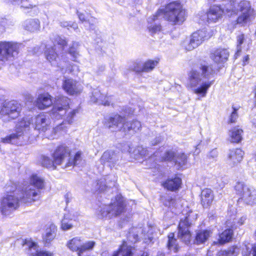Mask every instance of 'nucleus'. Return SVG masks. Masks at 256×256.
Segmentation results:
<instances>
[{"label": "nucleus", "instance_id": "1", "mask_svg": "<svg viewBox=\"0 0 256 256\" xmlns=\"http://www.w3.org/2000/svg\"><path fill=\"white\" fill-rule=\"evenodd\" d=\"M30 184L25 186L20 194L16 190L15 184L10 182L6 186V192L8 194L1 201L0 208L2 214L8 215L12 211L16 209L19 206L20 200L24 203L32 202L38 200L40 191L34 188H42L44 180L37 175H33L30 178Z\"/></svg>", "mask_w": 256, "mask_h": 256}, {"label": "nucleus", "instance_id": "2", "mask_svg": "<svg viewBox=\"0 0 256 256\" xmlns=\"http://www.w3.org/2000/svg\"><path fill=\"white\" fill-rule=\"evenodd\" d=\"M32 124L34 130L44 132L47 130L50 124L49 116L44 114H40L36 116L34 120L30 118H23L16 124L15 132L9 136L2 138L4 143L17 144L18 140L22 142H28L31 138L32 139L34 136L31 137L28 135V132L30 130V126Z\"/></svg>", "mask_w": 256, "mask_h": 256}, {"label": "nucleus", "instance_id": "3", "mask_svg": "<svg viewBox=\"0 0 256 256\" xmlns=\"http://www.w3.org/2000/svg\"><path fill=\"white\" fill-rule=\"evenodd\" d=\"M213 72L212 67L206 65H201L198 69L190 72L188 85L194 94L202 98L206 96L208 88L214 83L213 80H210Z\"/></svg>", "mask_w": 256, "mask_h": 256}, {"label": "nucleus", "instance_id": "4", "mask_svg": "<svg viewBox=\"0 0 256 256\" xmlns=\"http://www.w3.org/2000/svg\"><path fill=\"white\" fill-rule=\"evenodd\" d=\"M160 16H163L164 18L172 25L182 24L186 18V10L182 4L174 1L166 4L164 8L159 9L154 16V20Z\"/></svg>", "mask_w": 256, "mask_h": 256}, {"label": "nucleus", "instance_id": "5", "mask_svg": "<svg viewBox=\"0 0 256 256\" xmlns=\"http://www.w3.org/2000/svg\"><path fill=\"white\" fill-rule=\"evenodd\" d=\"M70 102V99L66 96H57L52 110V116L58 120L63 118L68 124L72 122L73 118L78 112V110L69 108Z\"/></svg>", "mask_w": 256, "mask_h": 256}, {"label": "nucleus", "instance_id": "6", "mask_svg": "<svg viewBox=\"0 0 256 256\" xmlns=\"http://www.w3.org/2000/svg\"><path fill=\"white\" fill-rule=\"evenodd\" d=\"M124 200L120 196H117L109 205H102L98 210V214L100 218H111L122 214L125 208Z\"/></svg>", "mask_w": 256, "mask_h": 256}, {"label": "nucleus", "instance_id": "7", "mask_svg": "<svg viewBox=\"0 0 256 256\" xmlns=\"http://www.w3.org/2000/svg\"><path fill=\"white\" fill-rule=\"evenodd\" d=\"M214 34V32L210 29L204 28L194 32L190 39L184 43V46L186 50H192L200 45L202 42L210 38Z\"/></svg>", "mask_w": 256, "mask_h": 256}, {"label": "nucleus", "instance_id": "8", "mask_svg": "<svg viewBox=\"0 0 256 256\" xmlns=\"http://www.w3.org/2000/svg\"><path fill=\"white\" fill-rule=\"evenodd\" d=\"M21 110L20 104L15 100L4 102L0 109V118L4 122L17 118Z\"/></svg>", "mask_w": 256, "mask_h": 256}, {"label": "nucleus", "instance_id": "9", "mask_svg": "<svg viewBox=\"0 0 256 256\" xmlns=\"http://www.w3.org/2000/svg\"><path fill=\"white\" fill-rule=\"evenodd\" d=\"M235 190L241 197L238 201H243L247 204L252 205L256 204V190L250 188L242 182H238L235 186Z\"/></svg>", "mask_w": 256, "mask_h": 256}, {"label": "nucleus", "instance_id": "10", "mask_svg": "<svg viewBox=\"0 0 256 256\" xmlns=\"http://www.w3.org/2000/svg\"><path fill=\"white\" fill-rule=\"evenodd\" d=\"M236 6L237 10L242 13L237 18V24L243 26L248 22L253 10L251 8L250 2L246 0H236L233 2L234 8H236Z\"/></svg>", "mask_w": 256, "mask_h": 256}, {"label": "nucleus", "instance_id": "11", "mask_svg": "<svg viewBox=\"0 0 256 256\" xmlns=\"http://www.w3.org/2000/svg\"><path fill=\"white\" fill-rule=\"evenodd\" d=\"M22 46V44L12 42H0V60L6 61L10 58L14 56Z\"/></svg>", "mask_w": 256, "mask_h": 256}, {"label": "nucleus", "instance_id": "12", "mask_svg": "<svg viewBox=\"0 0 256 256\" xmlns=\"http://www.w3.org/2000/svg\"><path fill=\"white\" fill-rule=\"evenodd\" d=\"M70 148L64 146H58L53 154V158L56 164L62 165L64 168L72 166V162H70Z\"/></svg>", "mask_w": 256, "mask_h": 256}, {"label": "nucleus", "instance_id": "13", "mask_svg": "<svg viewBox=\"0 0 256 256\" xmlns=\"http://www.w3.org/2000/svg\"><path fill=\"white\" fill-rule=\"evenodd\" d=\"M116 178L114 174L105 176L96 180L94 190L99 192H105L116 186Z\"/></svg>", "mask_w": 256, "mask_h": 256}, {"label": "nucleus", "instance_id": "14", "mask_svg": "<svg viewBox=\"0 0 256 256\" xmlns=\"http://www.w3.org/2000/svg\"><path fill=\"white\" fill-rule=\"evenodd\" d=\"M126 119L119 114H115L106 120L104 126L112 132L123 130Z\"/></svg>", "mask_w": 256, "mask_h": 256}, {"label": "nucleus", "instance_id": "15", "mask_svg": "<svg viewBox=\"0 0 256 256\" xmlns=\"http://www.w3.org/2000/svg\"><path fill=\"white\" fill-rule=\"evenodd\" d=\"M191 224L190 216L185 217L184 220H181L179 224L178 237L186 244L189 243L191 240V234L188 229Z\"/></svg>", "mask_w": 256, "mask_h": 256}, {"label": "nucleus", "instance_id": "16", "mask_svg": "<svg viewBox=\"0 0 256 256\" xmlns=\"http://www.w3.org/2000/svg\"><path fill=\"white\" fill-rule=\"evenodd\" d=\"M244 152L240 148L230 149L227 152L226 163L231 167L239 164L242 160Z\"/></svg>", "mask_w": 256, "mask_h": 256}, {"label": "nucleus", "instance_id": "17", "mask_svg": "<svg viewBox=\"0 0 256 256\" xmlns=\"http://www.w3.org/2000/svg\"><path fill=\"white\" fill-rule=\"evenodd\" d=\"M111 96H106L102 94L98 88H94L90 96V102L94 103H98L104 106H110L112 102Z\"/></svg>", "mask_w": 256, "mask_h": 256}, {"label": "nucleus", "instance_id": "18", "mask_svg": "<svg viewBox=\"0 0 256 256\" xmlns=\"http://www.w3.org/2000/svg\"><path fill=\"white\" fill-rule=\"evenodd\" d=\"M62 86L64 90L70 95L79 94L82 90V86L76 80L71 78L65 80L63 82Z\"/></svg>", "mask_w": 256, "mask_h": 256}, {"label": "nucleus", "instance_id": "19", "mask_svg": "<svg viewBox=\"0 0 256 256\" xmlns=\"http://www.w3.org/2000/svg\"><path fill=\"white\" fill-rule=\"evenodd\" d=\"M228 56L229 52L226 49L219 48L214 50L210 57L214 62L223 64L227 61Z\"/></svg>", "mask_w": 256, "mask_h": 256}, {"label": "nucleus", "instance_id": "20", "mask_svg": "<svg viewBox=\"0 0 256 256\" xmlns=\"http://www.w3.org/2000/svg\"><path fill=\"white\" fill-rule=\"evenodd\" d=\"M224 13L223 10L218 6H214L210 8L207 13L208 20V22H216L220 18Z\"/></svg>", "mask_w": 256, "mask_h": 256}, {"label": "nucleus", "instance_id": "21", "mask_svg": "<svg viewBox=\"0 0 256 256\" xmlns=\"http://www.w3.org/2000/svg\"><path fill=\"white\" fill-rule=\"evenodd\" d=\"M52 104L51 96L48 93L40 94L36 102V106L40 110L49 107Z\"/></svg>", "mask_w": 256, "mask_h": 256}, {"label": "nucleus", "instance_id": "22", "mask_svg": "<svg viewBox=\"0 0 256 256\" xmlns=\"http://www.w3.org/2000/svg\"><path fill=\"white\" fill-rule=\"evenodd\" d=\"M141 127L142 125L140 122L136 120L128 122H125L123 132L130 133V134H134L140 130Z\"/></svg>", "mask_w": 256, "mask_h": 256}, {"label": "nucleus", "instance_id": "23", "mask_svg": "<svg viewBox=\"0 0 256 256\" xmlns=\"http://www.w3.org/2000/svg\"><path fill=\"white\" fill-rule=\"evenodd\" d=\"M214 200V194L210 188H205L201 192V202L204 207H208L211 204Z\"/></svg>", "mask_w": 256, "mask_h": 256}, {"label": "nucleus", "instance_id": "24", "mask_svg": "<svg viewBox=\"0 0 256 256\" xmlns=\"http://www.w3.org/2000/svg\"><path fill=\"white\" fill-rule=\"evenodd\" d=\"M212 232L209 230H199L196 232L194 243L200 244L204 243L210 237Z\"/></svg>", "mask_w": 256, "mask_h": 256}, {"label": "nucleus", "instance_id": "25", "mask_svg": "<svg viewBox=\"0 0 256 256\" xmlns=\"http://www.w3.org/2000/svg\"><path fill=\"white\" fill-rule=\"evenodd\" d=\"M243 130L238 127H234L229 131L230 140L232 142L238 143L242 140Z\"/></svg>", "mask_w": 256, "mask_h": 256}, {"label": "nucleus", "instance_id": "26", "mask_svg": "<svg viewBox=\"0 0 256 256\" xmlns=\"http://www.w3.org/2000/svg\"><path fill=\"white\" fill-rule=\"evenodd\" d=\"M24 26L26 30L30 32H36L40 28V22L38 19L28 20L25 21Z\"/></svg>", "mask_w": 256, "mask_h": 256}, {"label": "nucleus", "instance_id": "27", "mask_svg": "<svg viewBox=\"0 0 256 256\" xmlns=\"http://www.w3.org/2000/svg\"><path fill=\"white\" fill-rule=\"evenodd\" d=\"M181 182L182 180L180 178L175 177L174 178L168 180L164 184V186L168 190L174 191L179 188Z\"/></svg>", "mask_w": 256, "mask_h": 256}, {"label": "nucleus", "instance_id": "28", "mask_svg": "<svg viewBox=\"0 0 256 256\" xmlns=\"http://www.w3.org/2000/svg\"><path fill=\"white\" fill-rule=\"evenodd\" d=\"M118 160V158L113 152H105L100 158V162L102 164L110 162L114 164Z\"/></svg>", "mask_w": 256, "mask_h": 256}, {"label": "nucleus", "instance_id": "29", "mask_svg": "<svg viewBox=\"0 0 256 256\" xmlns=\"http://www.w3.org/2000/svg\"><path fill=\"white\" fill-rule=\"evenodd\" d=\"M56 227L54 224H50V227L46 230V234L43 236V240L46 243L50 242L55 238L56 235Z\"/></svg>", "mask_w": 256, "mask_h": 256}, {"label": "nucleus", "instance_id": "30", "mask_svg": "<svg viewBox=\"0 0 256 256\" xmlns=\"http://www.w3.org/2000/svg\"><path fill=\"white\" fill-rule=\"evenodd\" d=\"M132 248L130 246H128L126 242H124L121 246L119 250L115 252L112 256H132Z\"/></svg>", "mask_w": 256, "mask_h": 256}, {"label": "nucleus", "instance_id": "31", "mask_svg": "<svg viewBox=\"0 0 256 256\" xmlns=\"http://www.w3.org/2000/svg\"><path fill=\"white\" fill-rule=\"evenodd\" d=\"M42 166L48 169L54 170L56 169V166L54 160H52L49 157L45 156H42L40 160Z\"/></svg>", "mask_w": 256, "mask_h": 256}, {"label": "nucleus", "instance_id": "32", "mask_svg": "<svg viewBox=\"0 0 256 256\" xmlns=\"http://www.w3.org/2000/svg\"><path fill=\"white\" fill-rule=\"evenodd\" d=\"M82 244V240L78 237H76L69 240L67 243L68 248L72 251H76L79 254V251Z\"/></svg>", "mask_w": 256, "mask_h": 256}, {"label": "nucleus", "instance_id": "33", "mask_svg": "<svg viewBox=\"0 0 256 256\" xmlns=\"http://www.w3.org/2000/svg\"><path fill=\"white\" fill-rule=\"evenodd\" d=\"M46 59L50 62H54L58 58V54L55 52L54 46L46 45L44 52Z\"/></svg>", "mask_w": 256, "mask_h": 256}, {"label": "nucleus", "instance_id": "34", "mask_svg": "<svg viewBox=\"0 0 256 256\" xmlns=\"http://www.w3.org/2000/svg\"><path fill=\"white\" fill-rule=\"evenodd\" d=\"M240 250L238 246H232L226 250H220L218 256H237L239 254Z\"/></svg>", "mask_w": 256, "mask_h": 256}, {"label": "nucleus", "instance_id": "35", "mask_svg": "<svg viewBox=\"0 0 256 256\" xmlns=\"http://www.w3.org/2000/svg\"><path fill=\"white\" fill-rule=\"evenodd\" d=\"M234 229L227 228L224 230L219 236V242L221 244L228 242L232 238Z\"/></svg>", "mask_w": 256, "mask_h": 256}, {"label": "nucleus", "instance_id": "36", "mask_svg": "<svg viewBox=\"0 0 256 256\" xmlns=\"http://www.w3.org/2000/svg\"><path fill=\"white\" fill-rule=\"evenodd\" d=\"M174 162L176 165L177 166L178 168H182L186 164V156L184 153H178L176 154V158Z\"/></svg>", "mask_w": 256, "mask_h": 256}, {"label": "nucleus", "instance_id": "37", "mask_svg": "<svg viewBox=\"0 0 256 256\" xmlns=\"http://www.w3.org/2000/svg\"><path fill=\"white\" fill-rule=\"evenodd\" d=\"M167 246L170 250L176 252L178 250L177 240L174 238V234L170 233L168 236V242Z\"/></svg>", "mask_w": 256, "mask_h": 256}, {"label": "nucleus", "instance_id": "38", "mask_svg": "<svg viewBox=\"0 0 256 256\" xmlns=\"http://www.w3.org/2000/svg\"><path fill=\"white\" fill-rule=\"evenodd\" d=\"M236 219V224H231V220H228L226 222V224L227 226H228L230 228H231L232 229H236L240 227V226H242L244 224L246 219V216H242Z\"/></svg>", "mask_w": 256, "mask_h": 256}, {"label": "nucleus", "instance_id": "39", "mask_svg": "<svg viewBox=\"0 0 256 256\" xmlns=\"http://www.w3.org/2000/svg\"><path fill=\"white\" fill-rule=\"evenodd\" d=\"M8 2H16L20 3L21 7L24 8H32L36 6V4L30 2V0H5Z\"/></svg>", "mask_w": 256, "mask_h": 256}, {"label": "nucleus", "instance_id": "40", "mask_svg": "<svg viewBox=\"0 0 256 256\" xmlns=\"http://www.w3.org/2000/svg\"><path fill=\"white\" fill-rule=\"evenodd\" d=\"M95 245V242L94 241H88L84 244L82 242L81 246L79 251L78 256H80L82 254L87 250H92Z\"/></svg>", "mask_w": 256, "mask_h": 256}, {"label": "nucleus", "instance_id": "41", "mask_svg": "<svg viewBox=\"0 0 256 256\" xmlns=\"http://www.w3.org/2000/svg\"><path fill=\"white\" fill-rule=\"evenodd\" d=\"M73 226L72 220L69 219L68 216L65 215L62 220L61 228L64 230H67L72 228Z\"/></svg>", "mask_w": 256, "mask_h": 256}, {"label": "nucleus", "instance_id": "42", "mask_svg": "<svg viewBox=\"0 0 256 256\" xmlns=\"http://www.w3.org/2000/svg\"><path fill=\"white\" fill-rule=\"evenodd\" d=\"M158 61L153 60H148L143 64V72H148L150 70H152L155 66L158 64Z\"/></svg>", "mask_w": 256, "mask_h": 256}, {"label": "nucleus", "instance_id": "43", "mask_svg": "<svg viewBox=\"0 0 256 256\" xmlns=\"http://www.w3.org/2000/svg\"><path fill=\"white\" fill-rule=\"evenodd\" d=\"M26 244L29 248L30 255L37 256L40 250L37 244L32 242H28Z\"/></svg>", "mask_w": 256, "mask_h": 256}, {"label": "nucleus", "instance_id": "44", "mask_svg": "<svg viewBox=\"0 0 256 256\" xmlns=\"http://www.w3.org/2000/svg\"><path fill=\"white\" fill-rule=\"evenodd\" d=\"M78 45V42H74L68 50V53L72 57V60L74 61H77L76 59L79 56L78 52L76 50Z\"/></svg>", "mask_w": 256, "mask_h": 256}, {"label": "nucleus", "instance_id": "45", "mask_svg": "<svg viewBox=\"0 0 256 256\" xmlns=\"http://www.w3.org/2000/svg\"><path fill=\"white\" fill-rule=\"evenodd\" d=\"M176 154L173 152L168 151L166 152L161 158V160L172 161L174 160Z\"/></svg>", "mask_w": 256, "mask_h": 256}, {"label": "nucleus", "instance_id": "46", "mask_svg": "<svg viewBox=\"0 0 256 256\" xmlns=\"http://www.w3.org/2000/svg\"><path fill=\"white\" fill-rule=\"evenodd\" d=\"M52 41L54 44H56L60 46L62 48L67 46L68 42L66 40L58 36H56L54 39L52 40Z\"/></svg>", "mask_w": 256, "mask_h": 256}, {"label": "nucleus", "instance_id": "47", "mask_svg": "<svg viewBox=\"0 0 256 256\" xmlns=\"http://www.w3.org/2000/svg\"><path fill=\"white\" fill-rule=\"evenodd\" d=\"M244 34H241L238 35L237 36V48H236V55L238 56L240 53L242 51L241 44L244 43Z\"/></svg>", "mask_w": 256, "mask_h": 256}, {"label": "nucleus", "instance_id": "48", "mask_svg": "<svg viewBox=\"0 0 256 256\" xmlns=\"http://www.w3.org/2000/svg\"><path fill=\"white\" fill-rule=\"evenodd\" d=\"M130 70L137 72H143V64L140 62H134L130 66Z\"/></svg>", "mask_w": 256, "mask_h": 256}, {"label": "nucleus", "instance_id": "49", "mask_svg": "<svg viewBox=\"0 0 256 256\" xmlns=\"http://www.w3.org/2000/svg\"><path fill=\"white\" fill-rule=\"evenodd\" d=\"M232 109L233 110L229 117L228 121V124L236 122L237 118H238V114L237 112L238 108H236L232 107Z\"/></svg>", "mask_w": 256, "mask_h": 256}, {"label": "nucleus", "instance_id": "50", "mask_svg": "<svg viewBox=\"0 0 256 256\" xmlns=\"http://www.w3.org/2000/svg\"><path fill=\"white\" fill-rule=\"evenodd\" d=\"M81 154L82 153L80 152H78L76 153L74 158H72L70 156V162H72V166H74L79 164V162L81 160Z\"/></svg>", "mask_w": 256, "mask_h": 256}, {"label": "nucleus", "instance_id": "51", "mask_svg": "<svg viewBox=\"0 0 256 256\" xmlns=\"http://www.w3.org/2000/svg\"><path fill=\"white\" fill-rule=\"evenodd\" d=\"M149 31L152 34H154L162 30L161 26L160 24H151L148 28Z\"/></svg>", "mask_w": 256, "mask_h": 256}, {"label": "nucleus", "instance_id": "52", "mask_svg": "<svg viewBox=\"0 0 256 256\" xmlns=\"http://www.w3.org/2000/svg\"><path fill=\"white\" fill-rule=\"evenodd\" d=\"M138 150L140 154L143 156H149L148 150L147 148L140 147L139 148Z\"/></svg>", "mask_w": 256, "mask_h": 256}, {"label": "nucleus", "instance_id": "53", "mask_svg": "<svg viewBox=\"0 0 256 256\" xmlns=\"http://www.w3.org/2000/svg\"><path fill=\"white\" fill-rule=\"evenodd\" d=\"M53 254L50 252L40 250L37 256H52Z\"/></svg>", "mask_w": 256, "mask_h": 256}, {"label": "nucleus", "instance_id": "54", "mask_svg": "<svg viewBox=\"0 0 256 256\" xmlns=\"http://www.w3.org/2000/svg\"><path fill=\"white\" fill-rule=\"evenodd\" d=\"M162 140L160 136H156L155 138L150 141V144L152 146H155L159 144Z\"/></svg>", "mask_w": 256, "mask_h": 256}, {"label": "nucleus", "instance_id": "55", "mask_svg": "<svg viewBox=\"0 0 256 256\" xmlns=\"http://www.w3.org/2000/svg\"><path fill=\"white\" fill-rule=\"evenodd\" d=\"M218 152L217 150L216 149H214L209 152L208 156L210 158L214 159L218 156Z\"/></svg>", "mask_w": 256, "mask_h": 256}, {"label": "nucleus", "instance_id": "56", "mask_svg": "<svg viewBox=\"0 0 256 256\" xmlns=\"http://www.w3.org/2000/svg\"><path fill=\"white\" fill-rule=\"evenodd\" d=\"M60 25L61 26L64 28H68L70 27V22H60Z\"/></svg>", "mask_w": 256, "mask_h": 256}, {"label": "nucleus", "instance_id": "57", "mask_svg": "<svg viewBox=\"0 0 256 256\" xmlns=\"http://www.w3.org/2000/svg\"><path fill=\"white\" fill-rule=\"evenodd\" d=\"M77 14L78 15V18L82 22H84L86 20L85 18V16L84 14L82 13H80L78 11L77 12Z\"/></svg>", "mask_w": 256, "mask_h": 256}, {"label": "nucleus", "instance_id": "58", "mask_svg": "<svg viewBox=\"0 0 256 256\" xmlns=\"http://www.w3.org/2000/svg\"><path fill=\"white\" fill-rule=\"evenodd\" d=\"M70 27L72 28L74 30H76L78 28V24L74 22H70Z\"/></svg>", "mask_w": 256, "mask_h": 256}, {"label": "nucleus", "instance_id": "59", "mask_svg": "<svg viewBox=\"0 0 256 256\" xmlns=\"http://www.w3.org/2000/svg\"><path fill=\"white\" fill-rule=\"evenodd\" d=\"M252 256H256V244H254L252 248Z\"/></svg>", "mask_w": 256, "mask_h": 256}, {"label": "nucleus", "instance_id": "60", "mask_svg": "<svg viewBox=\"0 0 256 256\" xmlns=\"http://www.w3.org/2000/svg\"><path fill=\"white\" fill-rule=\"evenodd\" d=\"M134 240H132V242H136L138 240V236L137 234L134 235Z\"/></svg>", "mask_w": 256, "mask_h": 256}, {"label": "nucleus", "instance_id": "61", "mask_svg": "<svg viewBox=\"0 0 256 256\" xmlns=\"http://www.w3.org/2000/svg\"><path fill=\"white\" fill-rule=\"evenodd\" d=\"M236 224V219L234 218L233 219H232V220H231V224Z\"/></svg>", "mask_w": 256, "mask_h": 256}, {"label": "nucleus", "instance_id": "62", "mask_svg": "<svg viewBox=\"0 0 256 256\" xmlns=\"http://www.w3.org/2000/svg\"><path fill=\"white\" fill-rule=\"evenodd\" d=\"M249 59L248 56H246L244 58V62H248Z\"/></svg>", "mask_w": 256, "mask_h": 256}, {"label": "nucleus", "instance_id": "63", "mask_svg": "<svg viewBox=\"0 0 256 256\" xmlns=\"http://www.w3.org/2000/svg\"><path fill=\"white\" fill-rule=\"evenodd\" d=\"M252 124L256 127V118L253 119Z\"/></svg>", "mask_w": 256, "mask_h": 256}, {"label": "nucleus", "instance_id": "64", "mask_svg": "<svg viewBox=\"0 0 256 256\" xmlns=\"http://www.w3.org/2000/svg\"><path fill=\"white\" fill-rule=\"evenodd\" d=\"M140 256H148V254L146 252H144Z\"/></svg>", "mask_w": 256, "mask_h": 256}]
</instances>
